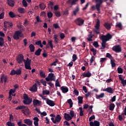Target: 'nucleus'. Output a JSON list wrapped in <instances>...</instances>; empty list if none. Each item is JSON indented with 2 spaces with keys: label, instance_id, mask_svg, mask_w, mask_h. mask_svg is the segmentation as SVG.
I'll return each instance as SVG.
<instances>
[{
  "label": "nucleus",
  "instance_id": "0e129e2a",
  "mask_svg": "<svg viewBox=\"0 0 126 126\" xmlns=\"http://www.w3.org/2000/svg\"><path fill=\"white\" fill-rule=\"evenodd\" d=\"M22 3H23V5L25 7H27V5H28V4L27 3V2H26V0H23Z\"/></svg>",
  "mask_w": 126,
  "mask_h": 126
},
{
  "label": "nucleus",
  "instance_id": "c756f323",
  "mask_svg": "<svg viewBox=\"0 0 126 126\" xmlns=\"http://www.w3.org/2000/svg\"><path fill=\"white\" fill-rule=\"evenodd\" d=\"M18 11L19 13H25V9L22 7H19L18 8Z\"/></svg>",
  "mask_w": 126,
  "mask_h": 126
},
{
  "label": "nucleus",
  "instance_id": "bf43d9fd",
  "mask_svg": "<svg viewBox=\"0 0 126 126\" xmlns=\"http://www.w3.org/2000/svg\"><path fill=\"white\" fill-rule=\"evenodd\" d=\"M106 61H107V58H106L100 59V63H105Z\"/></svg>",
  "mask_w": 126,
  "mask_h": 126
},
{
  "label": "nucleus",
  "instance_id": "2eb2a0df",
  "mask_svg": "<svg viewBox=\"0 0 126 126\" xmlns=\"http://www.w3.org/2000/svg\"><path fill=\"white\" fill-rule=\"evenodd\" d=\"M23 114L24 115H30L31 112L29 111V109H28L26 106V107L22 110Z\"/></svg>",
  "mask_w": 126,
  "mask_h": 126
},
{
  "label": "nucleus",
  "instance_id": "9d476101",
  "mask_svg": "<svg viewBox=\"0 0 126 126\" xmlns=\"http://www.w3.org/2000/svg\"><path fill=\"white\" fill-rule=\"evenodd\" d=\"M112 50L115 52V53H121V52H122V47H121L120 45H115L112 47Z\"/></svg>",
  "mask_w": 126,
  "mask_h": 126
},
{
  "label": "nucleus",
  "instance_id": "3c124183",
  "mask_svg": "<svg viewBox=\"0 0 126 126\" xmlns=\"http://www.w3.org/2000/svg\"><path fill=\"white\" fill-rule=\"evenodd\" d=\"M117 71L118 73H123V72H124V70L122 67H118L117 68Z\"/></svg>",
  "mask_w": 126,
  "mask_h": 126
},
{
  "label": "nucleus",
  "instance_id": "a211bd4d",
  "mask_svg": "<svg viewBox=\"0 0 126 126\" xmlns=\"http://www.w3.org/2000/svg\"><path fill=\"white\" fill-rule=\"evenodd\" d=\"M91 75V73L89 71H88L87 73H83L82 75H81V76H83L82 78H84V77H90Z\"/></svg>",
  "mask_w": 126,
  "mask_h": 126
},
{
  "label": "nucleus",
  "instance_id": "8fccbe9b",
  "mask_svg": "<svg viewBox=\"0 0 126 126\" xmlns=\"http://www.w3.org/2000/svg\"><path fill=\"white\" fill-rule=\"evenodd\" d=\"M55 86L56 87H61V85L60 84V82L59 81V79H57L56 81Z\"/></svg>",
  "mask_w": 126,
  "mask_h": 126
},
{
  "label": "nucleus",
  "instance_id": "423d86ee",
  "mask_svg": "<svg viewBox=\"0 0 126 126\" xmlns=\"http://www.w3.org/2000/svg\"><path fill=\"white\" fill-rule=\"evenodd\" d=\"M19 37L21 38L23 37V34L20 31H17L15 32L13 38L14 40H19Z\"/></svg>",
  "mask_w": 126,
  "mask_h": 126
},
{
  "label": "nucleus",
  "instance_id": "49530a36",
  "mask_svg": "<svg viewBox=\"0 0 126 126\" xmlns=\"http://www.w3.org/2000/svg\"><path fill=\"white\" fill-rule=\"evenodd\" d=\"M53 13H52V12L49 11L47 12V16L48 18L49 19L52 18V17H53Z\"/></svg>",
  "mask_w": 126,
  "mask_h": 126
},
{
  "label": "nucleus",
  "instance_id": "c9c22d12",
  "mask_svg": "<svg viewBox=\"0 0 126 126\" xmlns=\"http://www.w3.org/2000/svg\"><path fill=\"white\" fill-rule=\"evenodd\" d=\"M55 16H56V17H61V12H60V11H55L54 12Z\"/></svg>",
  "mask_w": 126,
  "mask_h": 126
},
{
  "label": "nucleus",
  "instance_id": "79ce46f5",
  "mask_svg": "<svg viewBox=\"0 0 126 126\" xmlns=\"http://www.w3.org/2000/svg\"><path fill=\"white\" fill-rule=\"evenodd\" d=\"M79 110H80V116L81 117H83L84 116V110L82 109V107H79Z\"/></svg>",
  "mask_w": 126,
  "mask_h": 126
},
{
  "label": "nucleus",
  "instance_id": "58836bf2",
  "mask_svg": "<svg viewBox=\"0 0 126 126\" xmlns=\"http://www.w3.org/2000/svg\"><path fill=\"white\" fill-rule=\"evenodd\" d=\"M9 15L11 18H14L16 17V15H15V14H14V13H13V12L12 11H10L9 12Z\"/></svg>",
  "mask_w": 126,
  "mask_h": 126
},
{
  "label": "nucleus",
  "instance_id": "bb28decb",
  "mask_svg": "<svg viewBox=\"0 0 126 126\" xmlns=\"http://www.w3.org/2000/svg\"><path fill=\"white\" fill-rule=\"evenodd\" d=\"M37 88L36 85L34 84L32 88L30 89V91L32 92H37Z\"/></svg>",
  "mask_w": 126,
  "mask_h": 126
},
{
  "label": "nucleus",
  "instance_id": "ddd939ff",
  "mask_svg": "<svg viewBox=\"0 0 126 126\" xmlns=\"http://www.w3.org/2000/svg\"><path fill=\"white\" fill-rule=\"evenodd\" d=\"M46 103L47 105H49V106H50L51 107H54L56 105L54 101L48 98L46 100Z\"/></svg>",
  "mask_w": 126,
  "mask_h": 126
},
{
  "label": "nucleus",
  "instance_id": "2f4dec72",
  "mask_svg": "<svg viewBox=\"0 0 126 126\" xmlns=\"http://www.w3.org/2000/svg\"><path fill=\"white\" fill-rule=\"evenodd\" d=\"M41 52H42V49H41V48H38L35 52L34 55H35V56H40V55H41Z\"/></svg>",
  "mask_w": 126,
  "mask_h": 126
},
{
  "label": "nucleus",
  "instance_id": "412c9836",
  "mask_svg": "<svg viewBox=\"0 0 126 126\" xmlns=\"http://www.w3.org/2000/svg\"><path fill=\"white\" fill-rule=\"evenodd\" d=\"M7 3L9 6L13 7V6H14V3H15V2H14V0H7Z\"/></svg>",
  "mask_w": 126,
  "mask_h": 126
},
{
  "label": "nucleus",
  "instance_id": "20e7f679",
  "mask_svg": "<svg viewBox=\"0 0 126 126\" xmlns=\"http://www.w3.org/2000/svg\"><path fill=\"white\" fill-rule=\"evenodd\" d=\"M23 97V103L25 104V105H30L31 103H32V98H29V96H28L27 94H24Z\"/></svg>",
  "mask_w": 126,
  "mask_h": 126
},
{
  "label": "nucleus",
  "instance_id": "393cba45",
  "mask_svg": "<svg viewBox=\"0 0 126 126\" xmlns=\"http://www.w3.org/2000/svg\"><path fill=\"white\" fill-rule=\"evenodd\" d=\"M8 27H12L13 25L12 23H9L8 22H4V28H7Z\"/></svg>",
  "mask_w": 126,
  "mask_h": 126
},
{
  "label": "nucleus",
  "instance_id": "6ab92c4d",
  "mask_svg": "<svg viewBox=\"0 0 126 126\" xmlns=\"http://www.w3.org/2000/svg\"><path fill=\"white\" fill-rule=\"evenodd\" d=\"M77 1H78V0H68L67 3H68V4H71V5H75Z\"/></svg>",
  "mask_w": 126,
  "mask_h": 126
},
{
  "label": "nucleus",
  "instance_id": "aec40b11",
  "mask_svg": "<svg viewBox=\"0 0 126 126\" xmlns=\"http://www.w3.org/2000/svg\"><path fill=\"white\" fill-rule=\"evenodd\" d=\"M33 104L34 106H41V101L38 99H33Z\"/></svg>",
  "mask_w": 126,
  "mask_h": 126
},
{
  "label": "nucleus",
  "instance_id": "774afa93",
  "mask_svg": "<svg viewBox=\"0 0 126 126\" xmlns=\"http://www.w3.org/2000/svg\"><path fill=\"white\" fill-rule=\"evenodd\" d=\"M58 9H59V5H55L54 7V11H58Z\"/></svg>",
  "mask_w": 126,
  "mask_h": 126
},
{
  "label": "nucleus",
  "instance_id": "ea45409f",
  "mask_svg": "<svg viewBox=\"0 0 126 126\" xmlns=\"http://www.w3.org/2000/svg\"><path fill=\"white\" fill-rule=\"evenodd\" d=\"M67 102L68 104H69L70 108H72V105H73V102H72V100H71V99L70 98L67 100Z\"/></svg>",
  "mask_w": 126,
  "mask_h": 126
},
{
  "label": "nucleus",
  "instance_id": "052dcab7",
  "mask_svg": "<svg viewBox=\"0 0 126 126\" xmlns=\"http://www.w3.org/2000/svg\"><path fill=\"white\" fill-rule=\"evenodd\" d=\"M111 64L112 67H115L116 66V63L113 60H111Z\"/></svg>",
  "mask_w": 126,
  "mask_h": 126
},
{
  "label": "nucleus",
  "instance_id": "680f3d73",
  "mask_svg": "<svg viewBox=\"0 0 126 126\" xmlns=\"http://www.w3.org/2000/svg\"><path fill=\"white\" fill-rule=\"evenodd\" d=\"M73 93L76 96H78L79 95V92L77 89H75L73 91Z\"/></svg>",
  "mask_w": 126,
  "mask_h": 126
},
{
  "label": "nucleus",
  "instance_id": "72a5a7b5",
  "mask_svg": "<svg viewBox=\"0 0 126 126\" xmlns=\"http://www.w3.org/2000/svg\"><path fill=\"white\" fill-rule=\"evenodd\" d=\"M105 96V94L101 93L99 95L96 94V99H100V98H104Z\"/></svg>",
  "mask_w": 126,
  "mask_h": 126
},
{
  "label": "nucleus",
  "instance_id": "5fc2aeb1",
  "mask_svg": "<svg viewBox=\"0 0 126 126\" xmlns=\"http://www.w3.org/2000/svg\"><path fill=\"white\" fill-rule=\"evenodd\" d=\"M40 82L43 84V85H44V86H47V82H46V81L41 79L40 80Z\"/></svg>",
  "mask_w": 126,
  "mask_h": 126
},
{
  "label": "nucleus",
  "instance_id": "b1692460",
  "mask_svg": "<svg viewBox=\"0 0 126 126\" xmlns=\"http://www.w3.org/2000/svg\"><path fill=\"white\" fill-rule=\"evenodd\" d=\"M49 47H50L51 49H54V46L53 45V40H48V43L47 45V48H49Z\"/></svg>",
  "mask_w": 126,
  "mask_h": 126
},
{
  "label": "nucleus",
  "instance_id": "4be33fe9",
  "mask_svg": "<svg viewBox=\"0 0 126 126\" xmlns=\"http://www.w3.org/2000/svg\"><path fill=\"white\" fill-rule=\"evenodd\" d=\"M64 118L65 120L68 121H70L72 119V118L70 116V115H69V114L67 113H64Z\"/></svg>",
  "mask_w": 126,
  "mask_h": 126
},
{
  "label": "nucleus",
  "instance_id": "473e14b6",
  "mask_svg": "<svg viewBox=\"0 0 126 126\" xmlns=\"http://www.w3.org/2000/svg\"><path fill=\"white\" fill-rule=\"evenodd\" d=\"M104 26L106 29H107V30H110V29H111V25L108 23H105L104 25Z\"/></svg>",
  "mask_w": 126,
  "mask_h": 126
},
{
  "label": "nucleus",
  "instance_id": "4468645a",
  "mask_svg": "<svg viewBox=\"0 0 126 126\" xmlns=\"http://www.w3.org/2000/svg\"><path fill=\"white\" fill-rule=\"evenodd\" d=\"M3 80L4 83H6V81H7V76H5L4 74L2 75L0 77V83H3Z\"/></svg>",
  "mask_w": 126,
  "mask_h": 126
},
{
  "label": "nucleus",
  "instance_id": "a878e982",
  "mask_svg": "<svg viewBox=\"0 0 126 126\" xmlns=\"http://www.w3.org/2000/svg\"><path fill=\"white\" fill-rule=\"evenodd\" d=\"M48 76L50 77V78L51 79L52 81H56V77L55 75H54V73H51L48 74Z\"/></svg>",
  "mask_w": 126,
  "mask_h": 126
},
{
  "label": "nucleus",
  "instance_id": "6e6552de",
  "mask_svg": "<svg viewBox=\"0 0 126 126\" xmlns=\"http://www.w3.org/2000/svg\"><path fill=\"white\" fill-rule=\"evenodd\" d=\"M74 22L78 26H82L84 24V20L81 18H78L75 20Z\"/></svg>",
  "mask_w": 126,
  "mask_h": 126
},
{
  "label": "nucleus",
  "instance_id": "9b49d317",
  "mask_svg": "<svg viewBox=\"0 0 126 126\" xmlns=\"http://www.w3.org/2000/svg\"><path fill=\"white\" fill-rule=\"evenodd\" d=\"M10 74V75H15V74L20 75V74H21V70L20 69H17L16 70L13 69L11 71Z\"/></svg>",
  "mask_w": 126,
  "mask_h": 126
},
{
  "label": "nucleus",
  "instance_id": "864d4df0",
  "mask_svg": "<svg viewBox=\"0 0 126 126\" xmlns=\"http://www.w3.org/2000/svg\"><path fill=\"white\" fill-rule=\"evenodd\" d=\"M53 27L55 29H60V26L59 25L58 23L54 24H53Z\"/></svg>",
  "mask_w": 126,
  "mask_h": 126
},
{
  "label": "nucleus",
  "instance_id": "dca6fc26",
  "mask_svg": "<svg viewBox=\"0 0 126 126\" xmlns=\"http://www.w3.org/2000/svg\"><path fill=\"white\" fill-rule=\"evenodd\" d=\"M24 123L28 125V126H32L33 122L29 119H26L24 120Z\"/></svg>",
  "mask_w": 126,
  "mask_h": 126
},
{
  "label": "nucleus",
  "instance_id": "f704fd0d",
  "mask_svg": "<svg viewBox=\"0 0 126 126\" xmlns=\"http://www.w3.org/2000/svg\"><path fill=\"white\" fill-rule=\"evenodd\" d=\"M4 45V39L3 38L0 37V47H2Z\"/></svg>",
  "mask_w": 126,
  "mask_h": 126
},
{
  "label": "nucleus",
  "instance_id": "5701e85b",
  "mask_svg": "<svg viewBox=\"0 0 126 126\" xmlns=\"http://www.w3.org/2000/svg\"><path fill=\"white\" fill-rule=\"evenodd\" d=\"M61 90H62L63 93L65 94V93H67L68 92V88H67V87H62L61 88Z\"/></svg>",
  "mask_w": 126,
  "mask_h": 126
},
{
  "label": "nucleus",
  "instance_id": "6e6d98bb",
  "mask_svg": "<svg viewBox=\"0 0 126 126\" xmlns=\"http://www.w3.org/2000/svg\"><path fill=\"white\" fill-rule=\"evenodd\" d=\"M94 126H100V122L98 121H94Z\"/></svg>",
  "mask_w": 126,
  "mask_h": 126
},
{
  "label": "nucleus",
  "instance_id": "69168bd1",
  "mask_svg": "<svg viewBox=\"0 0 126 126\" xmlns=\"http://www.w3.org/2000/svg\"><path fill=\"white\" fill-rule=\"evenodd\" d=\"M58 62H59V60H58V59H56L55 61L51 64V66L53 65H55V66L57 65V63Z\"/></svg>",
  "mask_w": 126,
  "mask_h": 126
},
{
  "label": "nucleus",
  "instance_id": "cd10ccee",
  "mask_svg": "<svg viewBox=\"0 0 126 126\" xmlns=\"http://www.w3.org/2000/svg\"><path fill=\"white\" fill-rule=\"evenodd\" d=\"M29 49L31 53H34L35 52V46L32 44H31L29 46Z\"/></svg>",
  "mask_w": 126,
  "mask_h": 126
},
{
  "label": "nucleus",
  "instance_id": "de8ad7c7",
  "mask_svg": "<svg viewBox=\"0 0 126 126\" xmlns=\"http://www.w3.org/2000/svg\"><path fill=\"white\" fill-rule=\"evenodd\" d=\"M6 125L8 126H15V124H14V123H11V121L7 122Z\"/></svg>",
  "mask_w": 126,
  "mask_h": 126
},
{
  "label": "nucleus",
  "instance_id": "0eeeda50",
  "mask_svg": "<svg viewBox=\"0 0 126 126\" xmlns=\"http://www.w3.org/2000/svg\"><path fill=\"white\" fill-rule=\"evenodd\" d=\"M51 121H52L53 124H59L62 121V117L59 114L57 115L55 118L54 117L51 118Z\"/></svg>",
  "mask_w": 126,
  "mask_h": 126
},
{
  "label": "nucleus",
  "instance_id": "7ed1b4c3",
  "mask_svg": "<svg viewBox=\"0 0 126 126\" xmlns=\"http://www.w3.org/2000/svg\"><path fill=\"white\" fill-rule=\"evenodd\" d=\"M24 63H25L26 69H29L30 70L32 69V68H31V63H32V60H30L29 58H27L26 60L24 59Z\"/></svg>",
  "mask_w": 126,
  "mask_h": 126
},
{
  "label": "nucleus",
  "instance_id": "c03bdc74",
  "mask_svg": "<svg viewBox=\"0 0 126 126\" xmlns=\"http://www.w3.org/2000/svg\"><path fill=\"white\" fill-rule=\"evenodd\" d=\"M115 109V104L111 103L109 105L110 111H113Z\"/></svg>",
  "mask_w": 126,
  "mask_h": 126
},
{
  "label": "nucleus",
  "instance_id": "13d9d810",
  "mask_svg": "<svg viewBox=\"0 0 126 126\" xmlns=\"http://www.w3.org/2000/svg\"><path fill=\"white\" fill-rule=\"evenodd\" d=\"M106 58H108V59H110V60L113 59V57L110 53H106Z\"/></svg>",
  "mask_w": 126,
  "mask_h": 126
},
{
  "label": "nucleus",
  "instance_id": "f3484780",
  "mask_svg": "<svg viewBox=\"0 0 126 126\" xmlns=\"http://www.w3.org/2000/svg\"><path fill=\"white\" fill-rule=\"evenodd\" d=\"M79 12V7L78 6H76V8L72 12V15L76 16L77 13Z\"/></svg>",
  "mask_w": 126,
  "mask_h": 126
},
{
  "label": "nucleus",
  "instance_id": "e433bc0d",
  "mask_svg": "<svg viewBox=\"0 0 126 126\" xmlns=\"http://www.w3.org/2000/svg\"><path fill=\"white\" fill-rule=\"evenodd\" d=\"M39 74L41 77H43V78H45L46 77V74H45V72L43 71V70H40L39 71Z\"/></svg>",
  "mask_w": 126,
  "mask_h": 126
},
{
  "label": "nucleus",
  "instance_id": "e2e57ef3",
  "mask_svg": "<svg viewBox=\"0 0 126 126\" xmlns=\"http://www.w3.org/2000/svg\"><path fill=\"white\" fill-rule=\"evenodd\" d=\"M95 59V57L94 56H92V58L90 59V65H92V63H93V62H94V59Z\"/></svg>",
  "mask_w": 126,
  "mask_h": 126
},
{
  "label": "nucleus",
  "instance_id": "4c0bfd02",
  "mask_svg": "<svg viewBox=\"0 0 126 126\" xmlns=\"http://www.w3.org/2000/svg\"><path fill=\"white\" fill-rule=\"evenodd\" d=\"M39 7L40 9H42V10H44L45 8H46V4H45L44 3H41L39 4Z\"/></svg>",
  "mask_w": 126,
  "mask_h": 126
},
{
  "label": "nucleus",
  "instance_id": "37998d69",
  "mask_svg": "<svg viewBox=\"0 0 126 126\" xmlns=\"http://www.w3.org/2000/svg\"><path fill=\"white\" fill-rule=\"evenodd\" d=\"M54 38L55 39V44H59V38H58V35L57 34H55L54 35Z\"/></svg>",
  "mask_w": 126,
  "mask_h": 126
},
{
  "label": "nucleus",
  "instance_id": "338daca9",
  "mask_svg": "<svg viewBox=\"0 0 126 126\" xmlns=\"http://www.w3.org/2000/svg\"><path fill=\"white\" fill-rule=\"evenodd\" d=\"M4 18V13L2 12L0 14V19H3Z\"/></svg>",
  "mask_w": 126,
  "mask_h": 126
},
{
  "label": "nucleus",
  "instance_id": "09e8293b",
  "mask_svg": "<svg viewBox=\"0 0 126 126\" xmlns=\"http://www.w3.org/2000/svg\"><path fill=\"white\" fill-rule=\"evenodd\" d=\"M43 95H49L50 94V91L44 90L42 92Z\"/></svg>",
  "mask_w": 126,
  "mask_h": 126
},
{
  "label": "nucleus",
  "instance_id": "603ef678",
  "mask_svg": "<svg viewBox=\"0 0 126 126\" xmlns=\"http://www.w3.org/2000/svg\"><path fill=\"white\" fill-rule=\"evenodd\" d=\"M77 60V56L76 54H73L72 56V62H75Z\"/></svg>",
  "mask_w": 126,
  "mask_h": 126
},
{
  "label": "nucleus",
  "instance_id": "39448f33",
  "mask_svg": "<svg viewBox=\"0 0 126 126\" xmlns=\"http://www.w3.org/2000/svg\"><path fill=\"white\" fill-rule=\"evenodd\" d=\"M94 33H96L97 34H100V20L99 19H97L94 29H93Z\"/></svg>",
  "mask_w": 126,
  "mask_h": 126
},
{
  "label": "nucleus",
  "instance_id": "a19ab883",
  "mask_svg": "<svg viewBox=\"0 0 126 126\" xmlns=\"http://www.w3.org/2000/svg\"><path fill=\"white\" fill-rule=\"evenodd\" d=\"M25 108H26V106H24V105H20V106H18V107H17L16 108V110H23L24 109H25Z\"/></svg>",
  "mask_w": 126,
  "mask_h": 126
},
{
  "label": "nucleus",
  "instance_id": "1a4fd4ad",
  "mask_svg": "<svg viewBox=\"0 0 126 126\" xmlns=\"http://www.w3.org/2000/svg\"><path fill=\"white\" fill-rule=\"evenodd\" d=\"M16 61L18 63H22L23 62H24V56L22 54H20L16 59Z\"/></svg>",
  "mask_w": 126,
  "mask_h": 126
},
{
  "label": "nucleus",
  "instance_id": "f03ea898",
  "mask_svg": "<svg viewBox=\"0 0 126 126\" xmlns=\"http://www.w3.org/2000/svg\"><path fill=\"white\" fill-rule=\"evenodd\" d=\"M96 2L95 6L93 5L91 6V10L93 11L94 10H96L98 11V13H100V8L101 7V4L102 3V0H95Z\"/></svg>",
  "mask_w": 126,
  "mask_h": 126
},
{
  "label": "nucleus",
  "instance_id": "4d7b16f0",
  "mask_svg": "<svg viewBox=\"0 0 126 126\" xmlns=\"http://www.w3.org/2000/svg\"><path fill=\"white\" fill-rule=\"evenodd\" d=\"M93 46H94L95 48H98V47H99V43H98L97 41H94L93 43Z\"/></svg>",
  "mask_w": 126,
  "mask_h": 126
},
{
  "label": "nucleus",
  "instance_id": "7c9ffc66",
  "mask_svg": "<svg viewBox=\"0 0 126 126\" xmlns=\"http://www.w3.org/2000/svg\"><path fill=\"white\" fill-rule=\"evenodd\" d=\"M78 100V104H83V97L82 96H78L77 97Z\"/></svg>",
  "mask_w": 126,
  "mask_h": 126
},
{
  "label": "nucleus",
  "instance_id": "f257e3e1",
  "mask_svg": "<svg viewBox=\"0 0 126 126\" xmlns=\"http://www.w3.org/2000/svg\"><path fill=\"white\" fill-rule=\"evenodd\" d=\"M112 35L110 33H107L106 35H102L100 36V39L102 40L101 47L100 50H104L106 48V43L107 41H109L112 38Z\"/></svg>",
  "mask_w": 126,
  "mask_h": 126
},
{
  "label": "nucleus",
  "instance_id": "a18cd8bd",
  "mask_svg": "<svg viewBox=\"0 0 126 126\" xmlns=\"http://www.w3.org/2000/svg\"><path fill=\"white\" fill-rule=\"evenodd\" d=\"M91 51L93 53L94 56H96V55H97V50L94 48L91 49Z\"/></svg>",
  "mask_w": 126,
  "mask_h": 126
},
{
  "label": "nucleus",
  "instance_id": "c85d7f7f",
  "mask_svg": "<svg viewBox=\"0 0 126 126\" xmlns=\"http://www.w3.org/2000/svg\"><path fill=\"white\" fill-rule=\"evenodd\" d=\"M88 38H87V40L89 41V42H91L93 41L92 38H93V36H92V32H90V34L88 35Z\"/></svg>",
  "mask_w": 126,
  "mask_h": 126
},
{
  "label": "nucleus",
  "instance_id": "f8f14e48",
  "mask_svg": "<svg viewBox=\"0 0 126 126\" xmlns=\"http://www.w3.org/2000/svg\"><path fill=\"white\" fill-rule=\"evenodd\" d=\"M102 91H105V92H107L110 94H113L114 93V90H113V88L111 87H108L106 89H103Z\"/></svg>",
  "mask_w": 126,
  "mask_h": 126
}]
</instances>
